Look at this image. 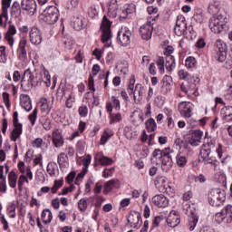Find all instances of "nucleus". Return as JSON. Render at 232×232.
<instances>
[{
	"label": "nucleus",
	"instance_id": "nucleus-23",
	"mask_svg": "<svg viewBox=\"0 0 232 232\" xmlns=\"http://www.w3.org/2000/svg\"><path fill=\"white\" fill-rule=\"evenodd\" d=\"M15 34H17V29L15 28V25L10 24L8 27V31L5 34V40L11 46H14V43H15V40L14 39V35H15Z\"/></svg>",
	"mask_w": 232,
	"mask_h": 232
},
{
	"label": "nucleus",
	"instance_id": "nucleus-33",
	"mask_svg": "<svg viewBox=\"0 0 232 232\" xmlns=\"http://www.w3.org/2000/svg\"><path fill=\"white\" fill-rule=\"evenodd\" d=\"M175 56H167L166 57V63H165V68L168 70V72H173V69L175 68Z\"/></svg>",
	"mask_w": 232,
	"mask_h": 232
},
{
	"label": "nucleus",
	"instance_id": "nucleus-43",
	"mask_svg": "<svg viewBox=\"0 0 232 232\" xmlns=\"http://www.w3.org/2000/svg\"><path fill=\"white\" fill-rule=\"evenodd\" d=\"M98 162H100L102 166H111V164H113V160L109 157L102 156L98 160Z\"/></svg>",
	"mask_w": 232,
	"mask_h": 232
},
{
	"label": "nucleus",
	"instance_id": "nucleus-15",
	"mask_svg": "<svg viewBox=\"0 0 232 232\" xmlns=\"http://www.w3.org/2000/svg\"><path fill=\"white\" fill-rule=\"evenodd\" d=\"M166 222L169 227H177L180 224V214H179V211H170Z\"/></svg>",
	"mask_w": 232,
	"mask_h": 232
},
{
	"label": "nucleus",
	"instance_id": "nucleus-12",
	"mask_svg": "<svg viewBox=\"0 0 232 232\" xmlns=\"http://www.w3.org/2000/svg\"><path fill=\"white\" fill-rule=\"evenodd\" d=\"M131 32L128 27L121 28V31L118 32L117 41L121 44V46H128L130 43H131Z\"/></svg>",
	"mask_w": 232,
	"mask_h": 232
},
{
	"label": "nucleus",
	"instance_id": "nucleus-1",
	"mask_svg": "<svg viewBox=\"0 0 232 232\" xmlns=\"http://www.w3.org/2000/svg\"><path fill=\"white\" fill-rule=\"evenodd\" d=\"M173 150L169 148H165L163 150L156 149L153 150L150 157V162L154 166L161 164L162 171L168 173L171 168H173Z\"/></svg>",
	"mask_w": 232,
	"mask_h": 232
},
{
	"label": "nucleus",
	"instance_id": "nucleus-37",
	"mask_svg": "<svg viewBox=\"0 0 232 232\" xmlns=\"http://www.w3.org/2000/svg\"><path fill=\"white\" fill-rule=\"evenodd\" d=\"M9 186L10 188H15L17 186V174L14 170L9 173Z\"/></svg>",
	"mask_w": 232,
	"mask_h": 232
},
{
	"label": "nucleus",
	"instance_id": "nucleus-56",
	"mask_svg": "<svg viewBox=\"0 0 232 232\" xmlns=\"http://www.w3.org/2000/svg\"><path fill=\"white\" fill-rule=\"evenodd\" d=\"M89 82V90L92 92V93H95V82L93 80V76L90 75L88 79Z\"/></svg>",
	"mask_w": 232,
	"mask_h": 232
},
{
	"label": "nucleus",
	"instance_id": "nucleus-28",
	"mask_svg": "<svg viewBox=\"0 0 232 232\" xmlns=\"http://www.w3.org/2000/svg\"><path fill=\"white\" fill-rule=\"evenodd\" d=\"M130 117L134 124L135 122H144V112L140 109L134 111Z\"/></svg>",
	"mask_w": 232,
	"mask_h": 232
},
{
	"label": "nucleus",
	"instance_id": "nucleus-39",
	"mask_svg": "<svg viewBox=\"0 0 232 232\" xmlns=\"http://www.w3.org/2000/svg\"><path fill=\"white\" fill-rule=\"evenodd\" d=\"M176 162L179 168H184L186 164L188 163V160L186 159V156H182L180 154H178L176 156Z\"/></svg>",
	"mask_w": 232,
	"mask_h": 232
},
{
	"label": "nucleus",
	"instance_id": "nucleus-11",
	"mask_svg": "<svg viewBox=\"0 0 232 232\" xmlns=\"http://www.w3.org/2000/svg\"><path fill=\"white\" fill-rule=\"evenodd\" d=\"M187 31L188 23L186 22V17H184V15H178L176 25L174 27V34L178 35V37H182V35H186Z\"/></svg>",
	"mask_w": 232,
	"mask_h": 232
},
{
	"label": "nucleus",
	"instance_id": "nucleus-22",
	"mask_svg": "<svg viewBox=\"0 0 232 232\" xmlns=\"http://www.w3.org/2000/svg\"><path fill=\"white\" fill-rule=\"evenodd\" d=\"M224 122H232V106H225L220 111Z\"/></svg>",
	"mask_w": 232,
	"mask_h": 232
},
{
	"label": "nucleus",
	"instance_id": "nucleus-63",
	"mask_svg": "<svg viewBox=\"0 0 232 232\" xmlns=\"http://www.w3.org/2000/svg\"><path fill=\"white\" fill-rule=\"evenodd\" d=\"M88 14L90 15V17H92V19H93V17H95L96 15L99 14V12H97V9L93 6H92L89 11Z\"/></svg>",
	"mask_w": 232,
	"mask_h": 232
},
{
	"label": "nucleus",
	"instance_id": "nucleus-3",
	"mask_svg": "<svg viewBox=\"0 0 232 232\" xmlns=\"http://www.w3.org/2000/svg\"><path fill=\"white\" fill-rule=\"evenodd\" d=\"M208 26L214 34H222L226 26V17L222 14H218L210 17Z\"/></svg>",
	"mask_w": 232,
	"mask_h": 232
},
{
	"label": "nucleus",
	"instance_id": "nucleus-4",
	"mask_svg": "<svg viewBox=\"0 0 232 232\" xmlns=\"http://www.w3.org/2000/svg\"><path fill=\"white\" fill-rule=\"evenodd\" d=\"M41 18L46 24H55L59 21V9L49 5L41 14Z\"/></svg>",
	"mask_w": 232,
	"mask_h": 232
},
{
	"label": "nucleus",
	"instance_id": "nucleus-17",
	"mask_svg": "<svg viewBox=\"0 0 232 232\" xmlns=\"http://www.w3.org/2000/svg\"><path fill=\"white\" fill-rule=\"evenodd\" d=\"M21 8L29 12V14H35L37 12V3L35 0H22Z\"/></svg>",
	"mask_w": 232,
	"mask_h": 232
},
{
	"label": "nucleus",
	"instance_id": "nucleus-30",
	"mask_svg": "<svg viewBox=\"0 0 232 232\" xmlns=\"http://www.w3.org/2000/svg\"><path fill=\"white\" fill-rule=\"evenodd\" d=\"M119 182L117 179H111L107 181L103 186V194L108 195L112 188H115V185Z\"/></svg>",
	"mask_w": 232,
	"mask_h": 232
},
{
	"label": "nucleus",
	"instance_id": "nucleus-19",
	"mask_svg": "<svg viewBox=\"0 0 232 232\" xmlns=\"http://www.w3.org/2000/svg\"><path fill=\"white\" fill-rule=\"evenodd\" d=\"M152 202L158 208H168L169 206V199L163 194L156 195L152 198Z\"/></svg>",
	"mask_w": 232,
	"mask_h": 232
},
{
	"label": "nucleus",
	"instance_id": "nucleus-31",
	"mask_svg": "<svg viewBox=\"0 0 232 232\" xmlns=\"http://www.w3.org/2000/svg\"><path fill=\"white\" fill-rule=\"evenodd\" d=\"M52 218H53L52 211L48 208L44 209L42 212V220L44 224H50V222H52Z\"/></svg>",
	"mask_w": 232,
	"mask_h": 232
},
{
	"label": "nucleus",
	"instance_id": "nucleus-14",
	"mask_svg": "<svg viewBox=\"0 0 232 232\" xmlns=\"http://www.w3.org/2000/svg\"><path fill=\"white\" fill-rule=\"evenodd\" d=\"M127 222L130 223V227L139 228L142 226V217L138 211L131 210L127 218Z\"/></svg>",
	"mask_w": 232,
	"mask_h": 232
},
{
	"label": "nucleus",
	"instance_id": "nucleus-45",
	"mask_svg": "<svg viewBox=\"0 0 232 232\" xmlns=\"http://www.w3.org/2000/svg\"><path fill=\"white\" fill-rule=\"evenodd\" d=\"M88 200L90 199H86V198H82L79 200L78 202V208L80 210H82V212L86 211L87 208H88Z\"/></svg>",
	"mask_w": 232,
	"mask_h": 232
},
{
	"label": "nucleus",
	"instance_id": "nucleus-46",
	"mask_svg": "<svg viewBox=\"0 0 232 232\" xmlns=\"http://www.w3.org/2000/svg\"><path fill=\"white\" fill-rule=\"evenodd\" d=\"M44 82H45L47 88H50L52 85V76H50V72L48 71L44 72Z\"/></svg>",
	"mask_w": 232,
	"mask_h": 232
},
{
	"label": "nucleus",
	"instance_id": "nucleus-55",
	"mask_svg": "<svg viewBox=\"0 0 232 232\" xmlns=\"http://www.w3.org/2000/svg\"><path fill=\"white\" fill-rule=\"evenodd\" d=\"M171 92V83H162L161 92L163 94L169 93Z\"/></svg>",
	"mask_w": 232,
	"mask_h": 232
},
{
	"label": "nucleus",
	"instance_id": "nucleus-9",
	"mask_svg": "<svg viewBox=\"0 0 232 232\" xmlns=\"http://www.w3.org/2000/svg\"><path fill=\"white\" fill-rule=\"evenodd\" d=\"M101 30L102 32V43H108V41H110L113 37V34H111V23H110V20H108L106 16H103Z\"/></svg>",
	"mask_w": 232,
	"mask_h": 232
},
{
	"label": "nucleus",
	"instance_id": "nucleus-40",
	"mask_svg": "<svg viewBox=\"0 0 232 232\" xmlns=\"http://www.w3.org/2000/svg\"><path fill=\"white\" fill-rule=\"evenodd\" d=\"M147 131H155L157 130V123L154 119H150L146 121Z\"/></svg>",
	"mask_w": 232,
	"mask_h": 232
},
{
	"label": "nucleus",
	"instance_id": "nucleus-60",
	"mask_svg": "<svg viewBox=\"0 0 232 232\" xmlns=\"http://www.w3.org/2000/svg\"><path fill=\"white\" fill-rule=\"evenodd\" d=\"M33 148H41L43 146V139L41 138H36L33 142H32Z\"/></svg>",
	"mask_w": 232,
	"mask_h": 232
},
{
	"label": "nucleus",
	"instance_id": "nucleus-48",
	"mask_svg": "<svg viewBox=\"0 0 232 232\" xmlns=\"http://www.w3.org/2000/svg\"><path fill=\"white\" fill-rule=\"evenodd\" d=\"M191 136L193 139H196V140L200 142V140H202V137L204 136V132L202 130H196L192 131Z\"/></svg>",
	"mask_w": 232,
	"mask_h": 232
},
{
	"label": "nucleus",
	"instance_id": "nucleus-26",
	"mask_svg": "<svg viewBox=\"0 0 232 232\" xmlns=\"http://www.w3.org/2000/svg\"><path fill=\"white\" fill-rule=\"evenodd\" d=\"M21 8L22 7L19 2L14 1L10 9L11 17H13L14 19H17V17H21Z\"/></svg>",
	"mask_w": 232,
	"mask_h": 232
},
{
	"label": "nucleus",
	"instance_id": "nucleus-64",
	"mask_svg": "<svg viewBox=\"0 0 232 232\" xmlns=\"http://www.w3.org/2000/svg\"><path fill=\"white\" fill-rule=\"evenodd\" d=\"M188 144H190V146H198L200 144V141L190 136L188 138Z\"/></svg>",
	"mask_w": 232,
	"mask_h": 232
},
{
	"label": "nucleus",
	"instance_id": "nucleus-61",
	"mask_svg": "<svg viewBox=\"0 0 232 232\" xmlns=\"http://www.w3.org/2000/svg\"><path fill=\"white\" fill-rule=\"evenodd\" d=\"M27 43H28V41H26V39H24V38L20 40L19 46H18V52H21L23 50H26Z\"/></svg>",
	"mask_w": 232,
	"mask_h": 232
},
{
	"label": "nucleus",
	"instance_id": "nucleus-16",
	"mask_svg": "<svg viewBox=\"0 0 232 232\" xmlns=\"http://www.w3.org/2000/svg\"><path fill=\"white\" fill-rule=\"evenodd\" d=\"M30 41L32 44L39 45L43 43V33L37 29V27H33L29 34Z\"/></svg>",
	"mask_w": 232,
	"mask_h": 232
},
{
	"label": "nucleus",
	"instance_id": "nucleus-7",
	"mask_svg": "<svg viewBox=\"0 0 232 232\" xmlns=\"http://www.w3.org/2000/svg\"><path fill=\"white\" fill-rule=\"evenodd\" d=\"M216 59L218 63H224L227 57V45L222 40H217L214 44Z\"/></svg>",
	"mask_w": 232,
	"mask_h": 232
},
{
	"label": "nucleus",
	"instance_id": "nucleus-51",
	"mask_svg": "<svg viewBox=\"0 0 232 232\" xmlns=\"http://www.w3.org/2000/svg\"><path fill=\"white\" fill-rule=\"evenodd\" d=\"M37 108H35L33 112L28 116V119L32 124V126H34L35 124V121H37Z\"/></svg>",
	"mask_w": 232,
	"mask_h": 232
},
{
	"label": "nucleus",
	"instance_id": "nucleus-53",
	"mask_svg": "<svg viewBox=\"0 0 232 232\" xmlns=\"http://www.w3.org/2000/svg\"><path fill=\"white\" fill-rule=\"evenodd\" d=\"M79 115L81 117H87L88 116V107L86 105H82L78 109Z\"/></svg>",
	"mask_w": 232,
	"mask_h": 232
},
{
	"label": "nucleus",
	"instance_id": "nucleus-44",
	"mask_svg": "<svg viewBox=\"0 0 232 232\" xmlns=\"http://www.w3.org/2000/svg\"><path fill=\"white\" fill-rule=\"evenodd\" d=\"M42 101H43L42 106L44 107L43 110H44L46 113H50V111H52V104H53V100H52L51 105L48 102V99L44 98Z\"/></svg>",
	"mask_w": 232,
	"mask_h": 232
},
{
	"label": "nucleus",
	"instance_id": "nucleus-20",
	"mask_svg": "<svg viewBox=\"0 0 232 232\" xmlns=\"http://www.w3.org/2000/svg\"><path fill=\"white\" fill-rule=\"evenodd\" d=\"M53 144L55 148H62L64 146V138H63V134L59 130H55L53 131Z\"/></svg>",
	"mask_w": 232,
	"mask_h": 232
},
{
	"label": "nucleus",
	"instance_id": "nucleus-2",
	"mask_svg": "<svg viewBox=\"0 0 232 232\" xmlns=\"http://www.w3.org/2000/svg\"><path fill=\"white\" fill-rule=\"evenodd\" d=\"M40 82L41 80L37 77V73L32 72L30 69H27L24 72L21 81V88L24 92H30L32 88L39 86Z\"/></svg>",
	"mask_w": 232,
	"mask_h": 232
},
{
	"label": "nucleus",
	"instance_id": "nucleus-24",
	"mask_svg": "<svg viewBox=\"0 0 232 232\" xmlns=\"http://www.w3.org/2000/svg\"><path fill=\"white\" fill-rule=\"evenodd\" d=\"M198 224V214L196 210H190V215L188 218V227L190 231H194Z\"/></svg>",
	"mask_w": 232,
	"mask_h": 232
},
{
	"label": "nucleus",
	"instance_id": "nucleus-27",
	"mask_svg": "<svg viewBox=\"0 0 232 232\" xmlns=\"http://www.w3.org/2000/svg\"><path fill=\"white\" fill-rule=\"evenodd\" d=\"M72 27L77 32L82 30L84 28V17L82 16H76L72 20Z\"/></svg>",
	"mask_w": 232,
	"mask_h": 232
},
{
	"label": "nucleus",
	"instance_id": "nucleus-47",
	"mask_svg": "<svg viewBox=\"0 0 232 232\" xmlns=\"http://www.w3.org/2000/svg\"><path fill=\"white\" fill-rule=\"evenodd\" d=\"M159 184H161V187L163 188L164 191H171V187L168 184H166V178H160L158 179Z\"/></svg>",
	"mask_w": 232,
	"mask_h": 232
},
{
	"label": "nucleus",
	"instance_id": "nucleus-52",
	"mask_svg": "<svg viewBox=\"0 0 232 232\" xmlns=\"http://www.w3.org/2000/svg\"><path fill=\"white\" fill-rule=\"evenodd\" d=\"M115 171V168L104 169L102 172V177L104 179H109V177H113V172Z\"/></svg>",
	"mask_w": 232,
	"mask_h": 232
},
{
	"label": "nucleus",
	"instance_id": "nucleus-18",
	"mask_svg": "<svg viewBox=\"0 0 232 232\" xmlns=\"http://www.w3.org/2000/svg\"><path fill=\"white\" fill-rule=\"evenodd\" d=\"M180 90L183 92V93H186L187 95H195L197 96V85L195 82H183L180 85Z\"/></svg>",
	"mask_w": 232,
	"mask_h": 232
},
{
	"label": "nucleus",
	"instance_id": "nucleus-5",
	"mask_svg": "<svg viewBox=\"0 0 232 232\" xmlns=\"http://www.w3.org/2000/svg\"><path fill=\"white\" fill-rule=\"evenodd\" d=\"M214 220L218 224H231L232 222V206L227 205L220 212L214 216Z\"/></svg>",
	"mask_w": 232,
	"mask_h": 232
},
{
	"label": "nucleus",
	"instance_id": "nucleus-54",
	"mask_svg": "<svg viewBox=\"0 0 232 232\" xmlns=\"http://www.w3.org/2000/svg\"><path fill=\"white\" fill-rule=\"evenodd\" d=\"M91 163H92V155L89 154L83 159L84 168H82V169H86V171H88V167L90 166Z\"/></svg>",
	"mask_w": 232,
	"mask_h": 232
},
{
	"label": "nucleus",
	"instance_id": "nucleus-34",
	"mask_svg": "<svg viewBox=\"0 0 232 232\" xmlns=\"http://www.w3.org/2000/svg\"><path fill=\"white\" fill-rule=\"evenodd\" d=\"M11 5H12V0H2L3 16L5 19H8V8H10Z\"/></svg>",
	"mask_w": 232,
	"mask_h": 232
},
{
	"label": "nucleus",
	"instance_id": "nucleus-25",
	"mask_svg": "<svg viewBox=\"0 0 232 232\" xmlns=\"http://www.w3.org/2000/svg\"><path fill=\"white\" fill-rule=\"evenodd\" d=\"M21 135H23V124H14V129L11 132V140L16 142Z\"/></svg>",
	"mask_w": 232,
	"mask_h": 232
},
{
	"label": "nucleus",
	"instance_id": "nucleus-58",
	"mask_svg": "<svg viewBox=\"0 0 232 232\" xmlns=\"http://www.w3.org/2000/svg\"><path fill=\"white\" fill-rule=\"evenodd\" d=\"M178 75H179V79H181L183 81H186V79H188V77H189V73L185 70L179 71Z\"/></svg>",
	"mask_w": 232,
	"mask_h": 232
},
{
	"label": "nucleus",
	"instance_id": "nucleus-6",
	"mask_svg": "<svg viewBox=\"0 0 232 232\" xmlns=\"http://www.w3.org/2000/svg\"><path fill=\"white\" fill-rule=\"evenodd\" d=\"M226 200V193L220 188H213L208 193V202L210 206L217 208Z\"/></svg>",
	"mask_w": 232,
	"mask_h": 232
},
{
	"label": "nucleus",
	"instance_id": "nucleus-32",
	"mask_svg": "<svg viewBox=\"0 0 232 232\" xmlns=\"http://www.w3.org/2000/svg\"><path fill=\"white\" fill-rule=\"evenodd\" d=\"M111 137H113V130H111L110 129H106L101 138L100 144L102 146H104V144H106V142H108V140L111 139Z\"/></svg>",
	"mask_w": 232,
	"mask_h": 232
},
{
	"label": "nucleus",
	"instance_id": "nucleus-38",
	"mask_svg": "<svg viewBox=\"0 0 232 232\" xmlns=\"http://www.w3.org/2000/svg\"><path fill=\"white\" fill-rule=\"evenodd\" d=\"M186 34V40L187 41H193L197 37V33L193 30V27L189 26L188 29L185 32Z\"/></svg>",
	"mask_w": 232,
	"mask_h": 232
},
{
	"label": "nucleus",
	"instance_id": "nucleus-36",
	"mask_svg": "<svg viewBox=\"0 0 232 232\" xmlns=\"http://www.w3.org/2000/svg\"><path fill=\"white\" fill-rule=\"evenodd\" d=\"M191 21H194L195 23H202L204 21V14L202 13V10L198 9L195 11L194 15L192 16Z\"/></svg>",
	"mask_w": 232,
	"mask_h": 232
},
{
	"label": "nucleus",
	"instance_id": "nucleus-41",
	"mask_svg": "<svg viewBox=\"0 0 232 232\" xmlns=\"http://www.w3.org/2000/svg\"><path fill=\"white\" fill-rule=\"evenodd\" d=\"M164 63H165L164 57H159L156 61V64L159 68V72L161 74H163L166 72V70L164 68Z\"/></svg>",
	"mask_w": 232,
	"mask_h": 232
},
{
	"label": "nucleus",
	"instance_id": "nucleus-49",
	"mask_svg": "<svg viewBox=\"0 0 232 232\" xmlns=\"http://www.w3.org/2000/svg\"><path fill=\"white\" fill-rule=\"evenodd\" d=\"M0 63H6V47L0 46Z\"/></svg>",
	"mask_w": 232,
	"mask_h": 232
},
{
	"label": "nucleus",
	"instance_id": "nucleus-21",
	"mask_svg": "<svg viewBox=\"0 0 232 232\" xmlns=\"http://www.w3.org/2000/svg\"><path fill=\"white\" fill-rule=\"evenodd\" d=\"M20 105L25 111H32V100L26 94L20 95Z\"/></svg>",
	"mask_w": 232,
	"mask_h": 232
},
{
	"label": "nucleus",
	"instance_id": "nucleus-29",
	"mask_svg": "<svg viewBox=\"0 0 232 232\" xmlns=\"http://www.w3.org/2000/svg\"><path fill=\"white\" fill-rule=\"evenodd\" d=\"M215 180L217 182H219V184H222L223 186H226L227 182V178L226 176V173H224L223 170H219L215 174L214 177Z\"/></svg>",
	"mask_w": 232,
	"mask_h": 232
},
{
	"label": "nucleus",
	"instance_id": "nucleus-57",
	"mask_svg": "<svg viewBox=\"0 0 232 232\" xmlns=\"http://www.w3.org/2000/svg\"><path fill=\"white\" fill-rule=\"evenodd\" d=\"M111 101L112 102V104H113L115 110H121V101H119V99H117V97L111 96Z\"/></svg>",
	"mask_w": 232,
	"mask_h": 232
},
{
	"label": "nucleus",
	"instance_id": "nucleus-35",
	"mask_svg": "<svg viewBox=\"0 0 232 232\" xmlns=\"http://www.w3.org/2000/svg\"><path fill=\"white\" fill-rule=\"evenodd\" d=\"M185 66L188 70H193V68H197V60L193 56H189L185 61Z\"/></svg>",
	"mask_w": 232,
	"mask_h": 232
},
{
	"label": "nucleus",
	"instance_id": "nucleus-59",
	"mask_svg": "<svg viewBox=\"0 0 232 232\" xmlns=\"http://www.w3.org/2000/svg\"><path fill=\"white\" fill-rule=\"evenodd\" d=\"M59 188H63V180H55L54 181V185L53 187L51 188L53 193H57V189H59Z\"/></svg>",
	"mask_w": 232,
	"mask_h": 232
},
{
	"label": "nucleus",
	"instance_id": "nucleus-10",
	"mask_svg": "<svg viewBox=\"0 0 232 232\" xmlns=\"http://www.w3.org/2000/svg\"><path fill=\"white\" fill-rule=\"evenodd\" d=\"M178 109L181 117H184V119H190V117H193L195 105L190 102H181L179 103Z\"/></svg>",
	"mask_w": 232,
	"mask_h": 232
},
{
	"label": "nucleus",
	"instance_id": "nucleus-42",
	"mask_svg": "<svg viewBox=\"0 0 232 232\" xmlns=\"http://www.w3.org/2000/svg\"><path fill=\"white\" fill-rule=\"evenodd\" d=\"M122 121V114L121 113H111L110 115V124H115V122H121Z\"/></svg>",
	"mask_w": 232,
	"mask_h": 232
},
{
	"label": "nucleus",
	"instance_id": "nucleus-13",
	"mask_svg": "<svg viewBox=\"0 0 232 232\" xmlns=\"http://www.w3.org/2000/svg\"><path fill=\"white\" fill-rule=\"evenodd\" d=\"M211 155V149L208 145L203 144L200 150V159L205 162V164H211L212 166H217V161L214 158L209 157Z\"/></svg>",
	"mask_w": 232,
	"mask_h": 232
},
{
	"label": "nucleus",
	"instance_id": "nucleus-8",
	"mask_svg": "<svg viewBox=\"0 0 232 232\" xmlns=\"http://www.w3.org/2000/svg\"><path fill=\"white\" fill-rule=\"evenodd\" d=\"M142 85L136 84L135 86V76H131L130 79V83L128 86V92L130 95H133L134 101H141L142 100Z\"/></svg>",
	"mask_w": 232,
	"mask_h": 232
},
{
	"label": "nucleus",
	"instance_id": "nucleus-50",
	"mask_svg": "<svg viewBox=\"0 0 232 232\" xmlns=\"http://www.w3.org/2000/svg\"><path fill=\"white\" fill-rule=\"evenodd\" d=\"M25 182L28 183V177H26L24 175H21L19 177V179H18V189H19V191L22 190V188H23V186L24 185Z\"/></svg>",
	"mask_w": 232,
	"mask_h": 232
},
{
	"label": "nucleus",
	"instance_id": "nucleus-62",
	"mask_svg": "<svg viewBox=\"0 0 232 232\" xmlns=\"http://www.w3.org/2000/svg\"><path fill=\"white\" fill-rule=\"evenodd\" d=\"M108 14L110 17H117V5H115V8L113 9L111 5H110Z\"/></svg>",
	"mask_w": 232,
	"mask_h": 232
}]
</instances>
